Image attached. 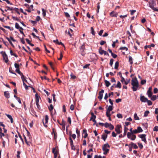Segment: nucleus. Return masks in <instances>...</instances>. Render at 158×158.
<instances>
[{"label": "nucleus", "mask_w": 158, "mask_h": 158, "mask_svg": "<svg viewBox=\"0 0 158 158\" xmlns=\"http://www.w3.org/2000/svg\"><path fill=\"white\" fill-rule=\"evenodd\" d=\"M23 85L25 87V88L26 90H27L28 89V87H30L29 86H27V85L24 83H23Z\"/></svg>", "instance_id": "obj_53"}, {"label": "nucleus", "mask_w": 158, "mask_h": 158, "mask_svg": "<svg viewBox=\"0 0 158 158\" xmlns=\"http://www.w3.org/2000/svg\"><path fill=\"white\" fill-rule=\"evenodd\" d=\"M110 145L107 143L103 145L102 147V149L104 152L103 154L104 155H106L108 153L109 151V148H110Z\"/></svg>", "instance_id": "obj_2"}, {"label": "nucleus", "mask_w": 158, "mask_h": 158, "mask_svg": "<svg viewBox=\"0 0 158 158\" xmlns=\"http://www.w3.org/2000/svg\"><path fill=\"white\" fill-rule=\"evenodd\" d=\"M35 102L37 103L39 102V96H38L37 94L36 93L35 94Z\"/></svg>", "instance_id": "obj_22"}, {"label": "nucleus", "mask_w": 158, "mask_h": 158, "mask_svg": "<svg viewBox=\"0 0 158 158\" xmlns=\"http://www.w3.org/2000/svg\"><path fill=\"white\" fill-rule=\"evenodd\" d=\"M24 139H25V141L26 143V144L28 145L29 146L30 145V143L28 142L27 140V139L26 138V137L25 135H24Z\"/></svg>", "instance_id": "obj_45"}, {"label": "nucleus", "mask_w": 158, "mask_h": 158, "mask_svg": "<svg viewBox=\"0 0 158 158\" xmlns=\"http://www.w3.org/2000/svg\"><path fill=\"white\" fill-rule=\"evenodd\" d=\"M107 137V135L103 134L102 136V139L104 141H105Z\"/></svg>", "instance_id": "obj_26"}, {"label": "nucleus", "mask_w": 158, "mask_h": 158, "mask_svg": "<svg viewBox=\"0 0 158 158\" xmlns=\"http://www.w3.org/2000/svg\"><path fill=\"white\" fill-rule=\"evenodd\" d=\"M6 8H8V10H5V11H7L8 10H14V8L13 7H10L8 6H6Z\"/></svg>", "instance_id": "obj_23"}, {"label": "nucleus", "mask_w": 158, "mask_h": 158, "mask_svg": "<svg viewBox=\"0 0 158 158\" xmlns=\"http://www.w3.org/2000/svg\"><path fill=\"white\" fill-rule=\"evenodd\" d=\"M134 118L135 120H139V118L137 114L136 113H135L134 115Z\"/></svg>", "instance_id": "obj_31"}, {"label": "nucleus", "mask_w": 158, "mask_h": 158, "mask_svg": "<svg viewBox=\"0 0 158 158\" xmlns=\"http://www.w3.org/2000/svg\"><path fill=\"white\" fill-rule=\"evenodd\" d=\"M147 94L149 97H151L152 96V93L151 91H147Z\"/></svg>", "instance_id": "obj_33"}, {"label": "nucleus", "mask_w": 158, "mask_h": 158, "mask_svg": "<svg viewBox=\"0 0 158 158\" xmlns=\"http://www.w3.org/2000/svg\"><path fill=\"white\" fill-rule=\"evenodd\" d=\"M15 71L19 75H20L21 76L23 74V73H21L19 69H16Z\"/></svg>", "instance_id": "obj_36"}, {"label": "nucleus", "mask_w": 158, "mask_h": 158, "mask_svg": "<svg viewBox=\"0 0 158 158\" xmlns=\"http://www.w3.org/2000/svg\"><path fill=\"white\" fill-rule=\"evenodd\" d=\"M106 86V87H109L110 85V82L107 80H105V81Z\"/></svg>", "instance_id": "obj_27"}, {"label": "nucleus", "mask_w": 158, "mask_h": 158, "mask_svg": "<svg viewBox=\"0 0 158 158\" xmlns=\"http://www.w3.org/2000/svg\"><path fill=\"white\" fill-rule=\"evenodd\" d=\"M113 109V106H109L108 108L107 109L106 112V115H108V114H110V111L112 110Z\"/></svg>", "instance_id": "obj_9"}, {"label": "nucleus", "mask_w": 158, "mask_h": 158, "mask_svg": "<svg viewBox=\"0 0 158 158\" xmlns=\"http://www.w3.org/2000/svg\"><path fill=\"white\" fill-rule=\"evenodd\" d=\"M48 117L47 115H46L44 118H43L42 120L44 126L46 127H48Z\"/></svg>", "instance_id": "obj_6"}, {"label": "nucleus", "mask_w": 158, "mask_h": 158, "mask_svg": "<svg viewBox=\"0 0 158 158\" xmlns=\"http://www.w3.org/2000/svg\"><path fill=\"white\" fill-rule=\"evenodd\" d=\"M91 33H92V34L94 35H95V32H94V30L93 28L92 27H91Z\"/></svg>", "instance_id": "obj_38"}, {"label": "nucleus", "mask_w": 158, "mask_h": 158, "mask_svg": "<svg viewBox=\"0 0 158 158\" xmlns=\"http://www.w3.org/2000/svg\"><path fill=\"white\" fill-rule=\"evenodd\" d=\"M104 90L102 89L101 91L99 92V96L98 97V98L101 100L102 98L103 93L104 92Z\"/></svg>", "instance_id": "obj_11"}, {"label": "nucleus", "mask_w": 158, "mask_h": 158, "mask_svg": "<svg viewBox=\"0 0 158 158\" xmlns=\"http://www.w3.org/2000/svg\"><path fill=\"white\" fill-rule=\"evenodd\" d=\"M117 117L118 118H123V116L122 114H117Z\"/></svg>", "instance_id": "obj_48"}, {"label": "nucleus", "mask_w": 158, "mask_h": 158, "mask_svg": "<svg viewBox=\"0 0 158 158\" xmlns=\"http://www.w3.org/2000/svg\"><path fill=\"white\" fill-rule=\"evenodd\" d=\"M19 27H20V26H19V24L17 23H15V27L17 29H19Z\"/></svg>", "instance_id": "obj_51"}, {"label": "nucleus", "mask_w": 158, "mask_h": 158, "mask_svg": "<svg viewBox=\"0 0 158 158\" xmlns=\"http://www.w3.org/2000/svg\"><path fill=\"white\" fill-rule=\"evenodd\" d=\"M131 145L132 146V147H133V148L135 149H137L138 148V147L136 144L134 143L133 142H131L130 143Z\"/></svg>", "instance_id": "obj_16"}, {"label": "nucleus", "mask_w": 158, "mask_h": 158, "mask_svg": "<svg viewBox=\"0 0 158 158\" xmlns=\"http://www.w3.org/2000/svg\"><path fill=\"white\" fill-rule=\"evenodd\" d=\"M74 108V106L72 104L71 105L70 107V109L72 110H73Z\"/></svg>", "instance_id": "obj_63"}, {"label": "nucleus", "mask_w": 158, "mask_h": 158, "mask_svg": "<svg viewBox=\"0 0 158 158\" xmlns=\"http://www.w3.org/2000/svg\"><path fill=\"white\" fill-rule=\"evenodd\" d=\"M91 117L90 119V121H92L93 122L95 121V119L96 118V116L94 115L93 113H91Z\"/></svg>", "instance_id": "obj_14"}, {"label": "nucleus", "mask_w": 158, "mask_h": 158, "mask_svg": "<svg viewBox=\"0 0 158 158\" xmlns=\"http://www.w3.org/2000/svg\"><path fill=\"white\" fill-rule=\"evenodd\" d=\"M151 97V100L153 101H155L156 100V96L155 95H154L153 96H152V97Z\"/></svg>", "instance_id": "obj_40"}, {"label": "nucleus", "mask_w": 158, "mask_h": 158, "mask_svg": "<svg viewBox=\"0 0 158 158\" xmlns=\"http://www.w3.org/2000/svg\"><path fill=\"white\" fill-rule=\"evenodd\" d=\"M42 14L43 16L44 17L46 15V12L45 10L44 9H42Z\"/></svg>", "instance_id": "obj_56"}, {"label": "nucleus", "mask_w": 158, "mask_h": 158, "mask_svg": "<svg viewBox=\"0 0 158 158\" xmlns=\"http://www.w3.org/2000/svg\"><path fill=\"white\" fill-rule=\"evenodd\" d=\"M131 12V15H133V14L136 12V10H132L130 11Z\"/></svg>", "instance_id": "obj_60"}, {"label": "nucleus", "mask_w": 158, "mask_h": 158, "mask_svg": "<svg viewBox=\"0 0 158 158\" xmlns=\"http://www.w3.org/2000/svg\"><path fill=\"white\" fill-rule=\"evenodd\" d=\"M52 152L54 154V158H56L57 156V151L56 148H52Z\"/></svg>", "instance_id": "obj_12"}, {"label": "nucleus", "mask_w": 158, "mask_h": 158, "mask_svg": "<svg viewBox=\"0 0 158 158\" xmlns=\"http://www.w3.org/2000/svg\"><path fill=\"white\" fill-rule=\"evenodd\" d=\"M129 60L130 64H132L133 63V59L132 57L131 56H129Z\"/></svg>", "instance_id": "obj_17"}, {"label": "nucleus", "mask_w": 158, "mask_h": 158, "mask_svg": "<svg viewBox=\"0 0 158 158\" xmlns=\"http://www.w3.org/2000/svg\"><path fill=\"white\" fill-rule=\"evenodd\" d=\"M137 144L139 147L141 149H142L143 148V144L141 143H140L139 142H138Z\"/></svg>", "instance_id": "obj_39"}, {"label": "nucleus", "mask_w": 158, "mask_h": 158, "mask_svg": "<svg viewBox=\"0 0 158 158\" xmlns=\"http://www.w3.org/2000/svg\"><path fill=\"white\" fill-rule=\"evenodd\" d=\"M2 56L3 59L5 60V62L6 63H7L9 61V60L8 59L7 56L5 52H4Z\"/></svg>", "instance_id": "obj_10"}, {"label": "nucleus", "mask_w": 158, "mask_h": 158, "mask_svg": "<svg viewBox=\"0 0 158 158\" xmlns=\"http://www.w3.org/2000/svg\"><path fill=\"white\" fill-rule=\"evenodd\" d=\"M80 49L81 55L82 56H84L85 54V49L84 43H83V44L80 47Z\"/></svg>", "instance_id": "obj_4"}, {"label": "nucleus", "mask_w": 158, "mask_h": 158, "mask_svg": "<svg viewBox=\"0 0 158 158\" xmlns=\"http://www.w3.org/2000/svg\"><path fill=\"white\" fill-rule=\"evenodd\" d=\"M158 91V90L157 88H155L154 89V90H153V92H154V94H156L157 93Z\"/></svg>", "instance_id": "obj_64"}, {"label": "nucleus", "mask_w": 158, "mask_h": 158, "mask_svg": "<svg viewBox=\"0 0 158 158\" xmlns=\"http://www.w3.org/2000/svg\"><path fill=\"white\" fill-rule=\"evenodd\" d=\"M110 15L112 17H115L117 16V14L115 13L114 11H112L110 13Z\"/></svg>", "instance_id": "obj_21"}, {"label": "nucleus", "mask_w": 158, "mask_h": 158, "mask_svg": "<svg viewBox=\"0 0 158 158\" xmlns=\"http://www.w3.org/2000/svg\"><path fill=\"white\" fill-rule=\"evenodd\" d=\"M6 116L10 120L11 123H13V119L12 116L8 114H6Z\"/></svg>", "instance_id": "obj_18"}, {"label": "nucleus", "mask_w": 158, "mask_h": 158, "mask_svg": "<svg viewBox=\"0 0 158 158\" xmlns=\"http://www.w3.org/2000/svg\"><path fill=\"white\" fill-rule=\"evenodd\" d=\"M4 27L6 28H7L10 29V31H13L14 29V28L13 27H10L7 26H4Z\"/></svg>", "instance_id": "obj_30"}, {"label": "nucleus", "mask_w": 158, "mask_h": 158, "mask_svg": "<svg viewBox=\"0 0 158 158\" xmlns=\"http://www.w3.org/2000/svg\"><path fill=\"white\" fill-rule=\"evenodd\" d=\"M63 57V55L62 52H61L60 54V57L59 58H58V59L59 60H61Z\"/></svg>", "instance_id": "obj_57"}, {"label": "nucleus", "mask_w": 158, "mask_h": 158, "mask_svg": "<svg viewBox=\"0 0 158 158\" xmlns=\"http://www.w3.org/2000/svg\"><path fill=\"white\" fill-rule=\"evenodd\" d=\"M52 135L54 134V138L55 139H56L57 138V135L56 133L54 131V128L52 129Z\"/></svg>", "instance_id": "obj_24"}, {"label": "nucleus", "mask_w": 158, "mask_h": 158, "mask_svg": "<svg viewBox=\"0 0 158 158\" xmlns=\"http://www.w3.org/2000/svg\"><path fill=\"white\" fill-rule=\"evenodd\" d=\"M15 67L16 68V69H19V64L15 63L14 64Z\"/></svg>", "instance_id": "obj_43"}, {"label": "nucleus", "mask_w": 158, "mask_h": 158, "mask_svg": "<svg viewBox=\"0 0 158 158\" xmlns=\"http://www.w3.org/2000/svg\"><path fill=\"white\" fill-rule=\"evenodd\" d=\"M4 95L5 97L7 98H10V94L8 91H5L4 92Z\"/></svg>", "instance_id": "obj_15"}, {"label": "nucleus", "mask_w": 158, "mask_h": 158, "mask_svg": "<svg viewBox=\"0 0 158 158\" xmlns=\"http://www.w3.org/2000/svg\"><path fill=\"white\" fill-rule=\"evenodd\" d=\"M154 131H158V126H155L153 129Z\"/></svg>", "instance_id": "obj_52"}, {"label": "nucleus", "mask_w": 158, "mask_h": 158, "mask_svg": "<svg viewBox=\"0 0 158 158\" xmlns=\"http://www.w3.org/2000/svg\"><path fill=\"white\" fill-rule=\"evenodd\" d=\"M121 127V126L120 125H118L116 126L115 130L118 134H120L122 131H120V128Z\"/></svg>", "instance_id": "obj_8"}, {"label": "nucleus", "mask_w": 158, "mask_h": 158, "mask_svg": "<svg viewBox=\"0 0 158 158\" xmlns=\"http://www.w3.org/2000/svg\"><path fill=\"white\" fill-rule=\"evenodd\" d=\"M128 130V129L127 127H126L125 126H124V132L123 133V137L125 136L126 135V133L127 132V131Z\"/></svg>", "instance_id": "obj_19"}, {"label": "nucleus", "mask_w": 158, "mask_h": 158, "mask_svg": "<svg viewBox=\"0 0 158 158\" xmlns=\"http://www.w3.org/2000/svg\"><path fill=\"white\" fill-rule=\"evenodd\" d=\"M113 61H114V60L113 59H110V64L111 66H112Z\"/></svg>", "instance_id": "obj_46"}, {"label": "nucleus", "mask_w": 158, "mask_h": 158, "mask_svg": "<svg viewBox=\"0 0 158 158\" xmlns=\"http://www.w3.org/2000/svg\"><path fill=\"white\" fill-rule=\"evenodd\" d=\"M116 87L118 88L119 89H120L121 87V85L120 82L119 81H118V83L116 85H115V86Z\"/></svg>", "instance_id": "obj_25"}, {"label": "nucleus", "mask_w": 158, "mask_h": 158, "mask_svg": "<svg viewBox=\"0 0 158 158\" xmlns=\"http://www.w3.org/2000/svg\"><path fill=\"white\" fill-rule=\"evenodd\" d=\"M119 65V62L118 61H116L115 64V65H114V69H117L118 68Z\"/></svg>", "instance_id": "obj_29"}, {"label": "nucleus", "mask_w": 158, "mask_h": 158, "mask_svg": "<svg viewBox=\"0 0 158 158\" xmlns=\"http://www.w3.org/2000/svg\"><path fill=\"white\" fill-rule=\"evenodd\" d=\"M146 83V81L145 80H143L141 81V85H143Z\"/></svg>", "instance_id": "obj_58"}, {"label": "nucleus", "mask_w": 158, "mask_h": 158, "mask_svg": "<svg viewBox=\"0 0 158 158\" xmlns=\"http://www.w3.org/2000/svg\"><path fill=\"white\" fill-rule=\"evenodd\" d=\"M119 50H125L126 51H127L128 50V48L126 47H120L119 48Z\"/></svg>", "instance_id": "obj_44"}, {"label": "nucleus", "mask_w": 158, "mask_h": 158, "mask_svg": "<svg viewBox=\"0 0 158 158\" xmlns=\"http://www.w3.org/2000/svg\"><path fill=\"white\" fill-rule=\"evenodd\" d=\"M70 76H71V79H74L76 78V77L74 75H73V74L72 73H71Z\"/></svg>", "instance_id": "obj_37"}, {"label": "nucleus", "mask_w": 158, "mask_h": 158, "mask_svg": "<svg viewBox=\"0 0 158 158\" xmlns=\"http://www.w3.org/2000/svg\"><path fill=\"white\" fill-rule=\"evenodd\" d=\"M132 89L134 91H136L139 88V82L136 77L133 78L131 80Z\"/></svg>", "instance_id": "obj_1"}, {"label": "nucleus", "mask_w": 158, "mask_h": 158, "mask_svg": "<svg viewBox=\"0 0 158 158\" xmlns=\"http://www.w3.org/2000/svg\"><path fill=\"white\" fill-rule=\"evenodd\" d=\"M48 109H49V110L50 111H52V110L53 109V106L52 104H51L50 105V106L48 107Z\"/></svg>", "instance_id": "obj_41"}, {"label": "nucleus", "mask_w": 158, "mask_h": 158, "mask_svg": "<svg viewBox=\"0 0 158 158\" xmlns=\"http://www.w3.org/2000/svg\"><path fill=\"white\" fill-rule=\"evenodd\" d=\"M147 102L148 105L150 106L152 105V103L151 101L148 100Z\"/></svg>", "instance_id": "obj_59"}, {"label": "nucleus", "mask_w": 158, "mask_h": 158, "mask_svg": "<svg viewBox=\"0 0 158 158\" xmlns=\"http://www.w3.org/2000/svg\"><path fill=\"white\" fill-rule=\"evenodd\" d=\"M69 139L70 140V143L71 146V147H72V146L73 145V140L72 139L71 137H70L69 138Z\"/></svg>", "instance_id": "obj_54"}, {"label": "nucleus", "mask_w": 158, "mask_h": 158, "mask_svg": "<svg viewBox=\"0 0 158 158\" xmlns=\"http://www.w3.org/2000/svg\"><path fill=\"white\" fill-rule=\"evenodd\" d=\"M21 78L23 81V83L25 81L27 82V80L25 79L24 76L23 74L21 76Z\"/></svg>", "instance_id": "obj_28"}, {"label": "nucleus", "mask_w": 158, "mask_h": 158, "mask_svg": "<svg viewBox=\"0 0 158 158\" xmlns=\"http://www.w3.org/2000/svg\"><path fill=\"white\" fill-rule=\"evenodd\" d=\"M110 125V124L106 122L104 124V126L106 128L108 127Z\"/></svg>", "instance_id": "obj_42"}, {"label": "nucleus", "mask_w": 158, "mask_h": 158, "mask_svg": "<svg viewBox=\"0 0 158 158\" xmlns=\"http://www.w3.org/2000/svg\"><path fill=\"white\" fill-rule=\"evenodd\" d=\"M12 18L14 20H15L18 21H19V19L17 17L12 16Z\"/></svg>", "instance_id": "obj_49"}, {"label": "nucleus", "mask_w": 158, "mask_h": 158, "mask_svg": "<svg viewBox=\"0 0 158 158\" xmlns=\"http://www.w3.org/2000/svg\"><path fill=\"white\" fill-rule=\"evenodd\" d=\"M128 147H129V151L130 152H131L132 151V146H131V145L130 144H129L128 145Z\"/></svg>", "instance_id": "obj_55"}, {"label": "nucleus", "mask_w": 158, "mask_h": 158, "mask_svg": "<svg viewBox=\"0 0 158 158\" xmlns=\"http://www.w3.org/2000/svg\"><path fill=\"white\" fill-rule=\"evenodd\" d=\"M140 100L143 102H147L148 101V99L147 98L144 97V96H140Z\"/></svg>", "instance_id": "obj_13"}, {"label": "nucleus", "mask_w": 158, "mask_h": 158, "mask_svg": "<svg viewBox=\"0 0 158 158\" xmlns=\"http://www.w3.org/2000/svg\"><path fill=\"white\" fill-rule=\"evenodd\" d=\"M104 50L102 49V48L101 47H100L99 48L98 50L99 53L101 54L102 55L103 54L104 52Z\"/></svg>", "instance_id": "obj_20"}, {"label": "nucleus", "mask_w": 158, "mask_h": 158, "mask_svg": "<svg viewBox=\"0 0 158 158\" xmlns=\"http://www.w3.org/2000/svg\"><path fill=\"white\" fill-rule=\"evenodd\" d=\"M118 41V40H117L115 41H114L113 42V43L112 45V46L113 48H114L115 47V44Z\"/></svg>", "instance_id": "obj_47"}, {"label": "nucleus", "mask_w": 158, "mask_h": 158, "mask_svg": "<svg viewBox=\"0 0 158 158\" xmlns=\"http://www.w3.org/2000/svg\"><path fill=\"white\" fill-rule=\"evenodd\" d=\"M155 3L153 1L150 2H149V6L153 10L156 11H158V9L154 7Z\"/></svg>", "instance_id": "obj_5"}, {"label": "nucleus", "mask_w": 158, "mask_h": 158, "mask_svg": "<svg viewBox=\"0 0 158 158\" xmlns=\"http://www.w3.org/2000/svg\"><path fill=\"white\" fill-rule=\"evenodd\" d=\"M122 99L120 98H118L115 101L117 103H118L119 102H120L121 101Z\"/></svg>", "instance_id": "obj_62"}, {"label": "nucleus", "mask_w": 158, "mask_h": 158, "mask_svg": "<svg viewBox=\"0 0 158 158\" xmlns=\"http://www.w3.org/2000/svg\"><path fill=\"white\" fill-rule=\"evenodd\" d=\"M17 158H20V152L18 151L17 152Z\"/></svg>", "instance_id": "obj_61"}, {"label": "nucleus", "mask_w": 158, "mask_h": 158, "mask_svg": "<svg viewBox=\"0 0 158 158\" xmlns=\"http://www.w3.org/2000/svg\"><path fill=\"white\" fill-rule=\"evenodd\" d=\"M109 127L110 130H113L114 128V126L110 123V125Z\"/></svg>", "instance_id": "obj_50"}, {"label": "nucleus", "mask_w": 158, "mask_h": 158, "mask_svg": "<svg viewBox=\"0 0 158 158\" xmlns=\"http://www.w3.org/2000/svg\"><path fill=\"white\" fill-rule=\"evenodd\" d=\"M149 111L148 110H146V111L144 113V116L145 117H147L149 114Z\"/></svg>", "instance_id": "obj_35"}, {"label": "nucleus", "mask_w": 158, "mask_h": 158, "mask_svg": "<svg viewBox=\"0 0 158 158\" xmlns=\"http://www.w3.org/2000/svg\"><path fill=\"white\" fill-rule=\"evenodd\" d=\"M146 135L145 134H140L138 135V137L141 139L142 141H143L145 143L147 142L146 139Z\"/></svg>", "instance_id": "obj_7"}, {"label": "nucleus", "mask_w": 158, "mask_h": 158, "mask_svg": "<svg viewBox=\"0 0 158 158\" xmlns=\"http://www.w3.org/2000/svg\"><path fill=\"white\" fill-rule=\"evenodd\" d=\"M137 130L139 133H140L143 131V130L140 127H138L137 128Z\"/></svg>", "instance_id": "obj_32"}, {"label": "nucleus", "mask_w": 158, "mask_h": 158, "mask_svg": "<svg viewBox=\"0 0 158 158\" xmlns=\"http://www.w3.org/2000/svg\"><path fill=\"white\" fill-rule=\"evenodd\" d=\"M10 53L11 56H14L16 57H18V56L16 55L11 50H10Z\"/></svg>", "instance_id": "obj_34"}, {"label": "nucleus", "mask_w": 158, "mask_h": 158, "mask_svg": "<svg viewBox=\"0 0 158 158\" xmlns=\"http://www.w3.org/2000/svg\"><path fill=\"white\" fill-rule=\"evenodd\" d=\"M127 137L128 139H131V140H135L136 138V136L133 134L132 133L128 132L127 134Z\"/></svg>", "instance_id": "obj_3"}]
</instances>
